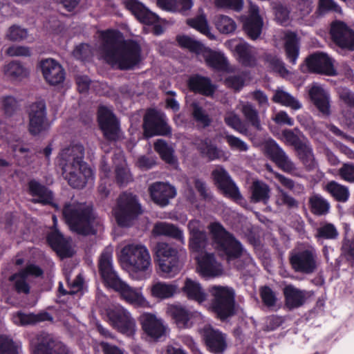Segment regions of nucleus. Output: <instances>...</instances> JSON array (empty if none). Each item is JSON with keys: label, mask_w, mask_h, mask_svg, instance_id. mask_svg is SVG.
Segmentation results:
<instances>
[{"label": "nucleus", "mask_w": 354, "mask_h": 354, "mask_svg": "<svg viewBox=\"0 0 354 354\" xmlns=\"http://www.w3.org/2000/svg\"><path fill=\"white\" fill-rule=\"evenodd\" d=\"M6 75L12 80H21L28 75V71L20 62L13 61L5 66Z\"/></svg>", "instance_id": "6e6d98bb"}, {"label": "nucleus", "mask_w": 354, "mask_h": 354, "mask_svg": "<svg viewBox=\"0 0 354 354\" xmlns=\"http://www.w3.org/2000/svg\"><path fill=\"white\" fill-rule=\"evenodd\" d=\"M30 346L32 354H70L64 344L45 332L34 335L30 339Z\"/></svg>", "instance_id": "9d476101"}, {"label": "nucleus", "mask_w": 354, "mask_h": 354, "mask_svg": "<svg viewBox=\"0 0 354 354\" xmlns=\"http://www.w3.org/2000/svg\"><path fill=\"white\" fill-rule=\"evenodd\" d=\"M225 123L239 133L248 136L250 135L247 124L234 112L230 111L225 113L224 116Z\"/></svg>", "instance_id": "603ef678"}, {"label": "nucleus", "mask_w": 354, "mask_h": 354, "mask_svg": "<svg viewBox=\"0 0 354 354\" xmlns=\"http://www.w3.org/2000/svg\"><path fill=\"white\" fill-rule=\"evenodd\" d=\"M215 26L218 30L223 34L232 33L236 28V24L232 18L223 15L216 17Z\"/></svg>", "instance_id": "052dcab7"}, {"label": "nucleus", "mask_w": 354, "mask_h": 354, "mask_svg": "<svg viewBox=\"0 0 354 354\" xmlns=\"http://www.w3.org/2000/svg\"><path fill=\"white\" fill-rule=\"evenodd\" d=\"M194 144L201 157L207 158L208 161L221 159L224 156L223 151L214 145L208 138H197L194 140Z\"/></svg>", "instance_id": "c756f323"}, {"label": "nucleus", "mask_w": 354, "mask_h": 354, "mask_svg": "<svg viewBox=\"0 0 354 354\" xmlns=\"http://www.w3.org/2000/svg\"><path fill=\"white\" fill-rule=\"evenodd\" d=\"M305 63L310 73L330 76L336 75L333 60L326 53H314L306 58Z\"/></svg>", "instance_id": "a211bd4d"}, {"label": "nucleus", "mask_w": 354, "mask_h": 354, "mask_svg": "<svg viewBox=\"0 0 354 354\" xmlns=\"http://www.w3.org/2000/svg\"><path fill=\"white\" fill-rule=\"evenodd\" d=\"M98 270L104 283L113 288L121 279L114 270L112 263V253L104 250L98 260Z\"/></svg>", "instance_id": "6ab92c4d"}, {"label": "nucleus", "mask_w": 354, "mask_h": 354, "mask_svg": "<svg viewBox=\"0 0 354 354\" xmlns=\"http://www.w3.org/2000/svg\"><path fill=\"white\" fill-rule=\"evenodd\" d=\"M337 175L344 181L354 183V163H343L342 167L337 169Z\"/></svg>", "instance_id": "774afa93"}, {"label": "nucleus", "mask_w": 354, "mask_h": 354, "mask_svg": "<svg viewBox=\"0 0 354 354\" xmlns=\"http://www.w3.org/2000/svg\"><path fill=\"white\" fill-rule=\"evenodd\" d=\"M263 25V19L258 13V8H254L244 19L243 28L250 39L256 40L261 34Z\"/></svg>", "instance_id": "c85d7f7f"}, {"label": "nucleus", "mask_w": 354, "mask_h": 354, "mask_svg": "<svg viewBox=\"0 0 354 354\" xmlns=\"http://www.w3.org/2000/svg\"><path fill=\"white\" fill-rule=\"evenodd\" d=\"M47 241L61 255L67 257L71 256L69 242L59 232L54 231L48 234Z\"/></svg>", "instance_id": "a19ab883"}, {"label": "nucleus", "mask_w": 354, "mask_h": 354, "mask_svg": "<svg viewBox=\"0 0 354 354\" xmlns=\"http://www.w3.org/2000/svg\"><path fill=\"white\" fill-rule=\"evenodd\" d=\"M284 50L287 59L295 64L299 54V39L295 32L287 31L284 34Z\"/></svg>", "instance_id": "f704fd0d"}, {"label": "nucleus", "mask_w": 354, "mask_h": 354, "mask_svg": "<svg viewBox=\"0 0 354 354\" xmlns=\"http://www.w3.org/2000/svg\"><path fill=\"white\" fill-rule=\"evenodd\" d=\"M114 165L115 182L119 186H124L133 180L126 161L123 158H115Z\"/></svg>", "instance_id": "49530a36"}, {"label": "nucleus", "mask_w": 354, "mask_h": 354, "mask_svg": "<svg viewBox=\"0 0 354 354\" xmlns=\"http://www.w3.org/2000/svg\"><path fill=\"white\" fill-rule=\"evenodd\" d=\"M323 189L339 203H346L350 198L348 187L335 180L328 181L323 186Z\"/></svg>", "instance_id": "e433bc0d"}, {"label": "nucleus", "mask_w": 354, "mask_h": 354, "mask_svg": "<svg viewBox=\"0 0 354 354\" xmlns=\"http://www.w3.org/2000/svg\"><path fill=\"white\" fill-rule=\"evenodd\" d=\"M281 140L286 145L292 147L295 151L308 140L297 128L283 130L281 132Z\"/></svg>", "instance_id": "a18cd8bd"}, {"label": "nucleus", "mask_w": 354, "mask_h": 354, "mask_svg": "<svg viewBox=\"0 0 354 354\" xmlns=\"http://www.w3.org/2000/svg\"><path fill=\"white\" fill-rule=\"evenodd\" d=\"M203 337L207 350L214 354H223L227 348L226 335L218 330L205 327Z\"/></svg>", "instance_id": "aec40b11"}, {"label": "nucleus", "mask_w": 354, "mask_h": 354, "mask_svg": "<svg viewBox=\"0 0 354 354\" xmlns=\"http://www.w3.org/2000/svg\"><path fill=\"white\" fill-rule=\"evenodd\" d=\"M169 312L179 328H187L189 326V322L192 317V313L185 307L173 305L169 308Z\"/></svg>", "instance_id": "09e8293b"}, {"label": "nucleus", "mask_w": 354, "mask_h": 354, "mask_svg": "<svg viewBox=\"0 0 354 354\" xmlns=\"http://www.w3.org/2000/svg\"><path fill=\"white\" fill-rule=\"evenodd\" d=\"M142 330L150 339L157 342L165 335L167 327L163 320L155 315L145 313L138 319Z\"/></svg>", "instance_id": "f3484780"}, {"label": "nucleus", "mask_w": 354, "mask_h": 354, "mask_svg": "<svg viewBox=\"0 0 354 354\" xmlns=\"http://www.w3.org/2000/svg\"><path fill=\"white\" fill-rule=\"evenodd\" d=\"M308 205L310 212L318 216L328 214L330 209L328 201L318 194H314L310 196Z\"/></svg>", "instance_id": "c03bdc74"}, {"label": "nucleus", "mask_w": 354, "mask_h": 354, "mask_svg": "<svg viewBox=\"0 0 354 354\" xmlns=\"http://www.w3.org/2000/svg\"><path fill=\"white\" fill-rule=\"evenodd\" d=\"M113 212L118 225L129 227L143 211L138 197L132 193L124 192L118 198Z\"/></svg>", "instance_id": "20e7f679"}, {"label": "nucleus", "mask_w": 354, "mask_h": 354, "mask_svg": "<svg viewBox=\"0 0 354 354\" xmlns=\"http://www.w3.org/2000/svg\"><path fill=\"white\" fill-rule=\"evenodd\" d=\"M240 111L245 120L254 129L257 131L263 129L259 112L253 104L249 102L241 103Z\"/></svg>", "instance_id": "4c0bfd02"}, {"label": "nucleus", "mask_w": 354, "mask_h": 354, "mask_svg": "<svg viewBox=\"0 0 354 354\" xmlns=\"http://www.w3.org/2000/svg\"><path fill=\"white\" fill-rule=\"evenodd\" d=\"M265 64L273 71L284 76L288 74V71L285 67L283 62L277 55L272 53H265L263 57Z\"/></svg>", "instance_id": "4d7b16f0"}, {"label": "nucleus", "mask_w": 354, "mask_h": 354, "mask_svg": "<svg viewBox=\"0 0 354 354\" xmlns=\"http://www.w3.org/2000/svg\"><path fill=\"white\" fill-rule=\"evenodd\" d=\"M62 215L70 229L78 234L94 235L102 225L101 218L89 204L66 203Z\"/></svg>", "instance_id": "7ed1b4c3"}, {"label": "nucleus", "mask_w": 354, "mask_h": 354, "mask_svg": "<svg viewBox=\"0 0 354 354\" xmlns=\"http://www.w3.org/2000/svg\"><path fill=\"white\" fill-rule=\"evenodd\" d=\"M101 50L106 62L116 69L133 70L142 61L140 45L131 39L121 41L115 30L103 32Z\"/></svg>", "instance_id": "f257e3e1"}, {"label": "nucleus", "mask_w": 354, "mask_h": 354, "mask_svg": "<svg viewBox=\"0 0 354 354\" xmlns=\"http://www.w3.org/2000/svg\"><path fill=\"white\" fill-rule=\"evenodd\" d=\"M330 35L332 41L339 48L354 50V31L344 22L340 21L333 22Z\"/></svg>", "instance_id": "dca6fc26"}, {"label": "nucleus", "mask_w": 354, "mask_h": 354, "mask_svg": "<svg viewBox=\"0 0 354 354\" xmlns=\"http://www.w3.org/2000/svg\"><path fill=\"white\" fill-rule=\"evenodd\" d=\"M148 190L151 200L162 207L167 205L169 200L174 198L176 194L174 187L162 182H156L151 184Z\"/></svg>", "instance_id": "4be33fe9"}, {"label": "nucleus", "mask_w": 354, "mask_h": 354, "mask_svg": "<svg viewBox=\"0 0 354 354\" xmlns=\"http://www.w3.org/2000/svg\"><path fill=\"white\" fill-rule=\"evenodd\" d=\"M285 306L290 310L302 306L309 297L307 291L300 290L293 285H287L283 289Z\"/></svg>", "instance_id": "bb28decb"}, {"label": "nucleus", "mask_w": 354, "mask_h": 354, "mask_svg": "<svg viewBox=\"0 0 354 354\" xmlns=\"http://www.w3.org/2000/svg\"><path fill=\"white\" fill-rule=\"evenodd\" d=\"M142 128L145 138L154 136H170L171 129L168 125L165 115L154 109H148L143 118Z\"/></svg>", "instance_id": "9b49d317"}, {"label": "nucleus", "mask_w": 354, "mask_h": 354, "mask_svg": "<svg viewBox=\"0 0 354 354\" xmlns=\"http://www.w3.org/2000/svg\"><path fill=\"white\" fill-rule=\"evenodd\" d=\"M251 202L263 203L266 204L270 196V188L264 182L261 180L253 181L251 188Z\"/></svg>", "instance_id": "79ce46f5"}, {"label": "nucleus", "mask_w": 354, "mask_h": 354, "mask_svg": "<svg viewBox=\"0 0 354 354\" xmlns=\"http://www.w3.org/2000/svg\"><path fill=\"white\" fill-rule=\"evenodd\" d=\"M97 122L106 140L115 142L121 140L122 132L120 121L111 110L104 106H100L97 110Z\"/></svg>", "instance_id": "6e6552de"}, {"label": "nucleus", "mask_w": 354, "mask_h": 354, "mask_svg": "<svg viewBox=\"0 0 354 354\" xmlns=\"http://www.w3.org/2000/svg\"><path fill=\"white\" fill-rule=\"evenodd\" d=\"M41 68L44 79L51 85H57L64 80L65 73L62 66L53 59H47L41 62Z\"/></svg>", "instance_id": "b1692460"}, {"label": "nucleus", "mask_w": 354, "mask_h": 354, "mask_svg": "<svg viewBox=\"0 0 354 354\" xmlns=\"http://www.w3.org/2000/svg\"><path fill=\"white\" fill-rule=\"evenodd\" d=\"M84 148L82 145H71L64 148L59 153V165L62 167V171H68L71 168H82L84 166Z\"/></svg>", "instance_id": "2eb2a0df"}, {"label": "nucleus", "mask_w": 354, "mask_h": 354, "mask_svg": "<svg viewBox=\"0 0 354 354\" xmlns=\"http://www.w3.org/2000/svg\"><path fill=\"white\" fill-rule=\"evenodd\" d=\"M28 193L34 197L32 200L34 203L50 205L56 209H58L57 205L53 203V193L37 180L32 179L28 183Z\"/></svg>", "instance_id": "412c9836"}, {"label": "nucleus", "mask_w": 354, "mask_h": 354, "mask_svg": "<svg viewBox=\"0 0 354 354\" xmlns=\"http://www.w3.org/2000/svg\"><path fill=\"white\" fill-rule=\"evenodd\" d=\"M264 148L266 156L282 171L295 177L302 176L295 164L274 140L266 142Z\"/></svg>", "instance_id": "f8f14e48"}, {"label": "nucleus", "mask_w": 354, "mask_h": 354, "mask_svg": "<svg viewBox=\"0 0 354 354\" xmlns=\"http://www.w3.org/2000/svg\"><path fill=\"white\" fill-rule=\"evenodd\" d=\"M209 292L212 297L210 308L218 318L225 320L235 315V292L232 288L213 286Z\"/></svg>", "instance_id": "39448f33"}, {"label": "nucleus", "mask_w": 354, "mask_h": 354, "mask_svg": "<svg viewBox=\"0 0 354 354\" xmlns=\"http://www.w3.org/2000/svg\"><path fill=\"white\" fill-rule=\"evenodd\" d=\"M191 114L194 120L203 128L208 127L212 122V119L207 111L198 102L190 104Z\"/></svg>", "instance_id": "8fccbe9b"}, {"label": "nucleus", "mask_w": 354, "mask_h": 354, "mask_svg": "<svg viewBox=\"0 0 354 354\" xmlns=\"http://www.w3.org/2000/svg\"><path fill=\"white\" fill-rule=\"evenodd\" d=\"M156 5L162 10L185 14L192 7V0H156Z\"/></svg>", "instance_id": "37998d69"}, {"label": "nucleus", "mask_w": 354, "mask_h": 354, "mask_svg": "<svg viewBox=\"0 0 354 354\" xmlns=\"http://www.w3.org/2000/svg\"><path fill=\"white\" fill-rule=\"evenodd\" d=\"M291 268L304 274H311L318 269L319 262L316 249L309 244H301L288 257Z\"/></svg>", "instance_id": "423d86ee"}, {"label": "nucleus", "mask_w": 354, "mask_h": 354, "mask_svg": "<svg viewBox=\"0 0 354 354\" xmlns=\"http://www.w3.org/2000/svg\"><path fill=\"white\" fill-rule=\"evenodd\" d=\"M83 171L88 173V174L91 173V170L89 169H86L84 165L82 168H75V169L71 168L68 171H63V174L72 187L80 189L82 188L86 183L85 179L82 177Z\"/></svg>", "instance_id": "3c124183"}, {"label": "nucleus", "mask_w": 354, "mask_h": 354, "mask_svg": "<svg viewBox=\"0 0 354 354\" xmlns=\"http://www.w3.org/2000/svg\"><path fill=\"white\" fill-rule=\"evenodd\" d=\"M212 246L218 255L227 262L236 260L234 266L237 270H243L253 263L250 255L244 250L241 243L217 222L209 225Z\"/></svg>", "instance_id": "f03ea898"}, {"label": "nucleus", "mask_w": 354, "mask_h": 354, "mask_svg": "<svg viewBox=\"0 0 354 354\" xmlns=\"http://www.w3.org/2000/svg\"><path fill=\"white\" fill-rule=\"evenodd\" d=\"M176 290L177 287L175 285L158 281L151 286V293L156 298L165 299L173 297Z\"/></svg>", "instance_id": "864d4df0"}, {"label": "nucleus", "mask_w": 354, "mask_h": 354, "mask_svg": "<svg viewBox=\"0 0 354 354\" xmlns=\"http://www.w3.org/2000/svg\"><path fill=\"white\" fill-rule=\"evenodd\" d=\"M187 24L208 38L211 39H214V36L210 32L207 19L204 15H200L194 18L187 19Z\"/></svg>", "instance_id": "13d9d810"}, {"label": "nucleus", "mask_w": 354, "mask_h": 354, "mask_svg": "<svg viewBox=\"0 0 354 354\" xmlns=\"http://www.w3.org/2000/svg\"><path fill=\"white\" fill-rule=\"evenodd\" d=\"M272 101L274 103L290 106L294 109H298L301 107V104L297 100L289 93L280 89L275 91Z\"/></svg>", "instance_id": "bf43d9fd"}, {"label": "nucleus", "mask_w": 354, "mask_h": 354, "mask_svg": "<svg viewBox=\"0 0 354 354\" xmlns=\"http://www.w3.org/2000/svg\"><path fill=\"white\" fill-rule=\"evenodd\" d=\"M267 170L273 175L274 178L277 179L284 188L290 190L294 194L299 195L304 192L305 187L304 185L295 182L292 179L274 171L269 165H267Z\"/></svg>", "instance_id": "de8ad7c7"}, {"label": "nucleus", "mask_w": 354, "mask_h": 354, "mask_svg": "<svg viewBox=\"0 0 354 354\" xmlns=\"http://www.w3.org/2000/svg\"><path fill=\"white\" fill-rule=\"evenodd\" d=\"M295 151L306 171H313L317 167V162L309 140L306 141Z\"/></svg>", "instance_id": "c9c22d12"}, {"label": "nucleus", "mask_w": 354, "mask_h": 354, "mask_svg": "<svg viewBox=\"0 0 354 354\" xmlns=\"http://www.w3.org/2000/svg\"><path fill=\"white\" fill-rule=\"evenodd\" d=\"M198 268L201 275L215 277L223 274L222 265L218 263L213 254H205L198 261Z\"/></svg>", "instance_id": "473e14b6"}, {"label": "nucleus", "mask_w": 354, "mask_h": 354, "mask_svg": "<svg viewBox=\"0 0 354 354\" xmlns=\"http://www.w3.org/2000/svg\"><path fill=\"white\" fill-rule=\"evenodd\" d=\"M213 178L218 187L234 201L241 199V195L238 187L231 180L227 173L224 169H216L212 172Z\"/></svg>", "instance_id": "393cba45"}, {"label": "nucleus", "mask_w": 354, "mask_h": 354, "mask_svg": "<svg viewBox=\"0 0 354 354\" xmlns=\"http://www.w3.org/2000/svg\"><path fill=\"white\" fill-rule=\"evenodd\" d=\"M309 95L315 106L324 116L330 114V96L327 91L319 86H313L310 91Z\"/></svg>", "instance_id": "2f4dec72"}, {"label": "nucleus", "mask_w": 354, "mask_h": 354, "mask_svg": "<svg viewBox=\"0 0 354 354\" xmlns=\"http://www.w3.org/2000/svg\"><path fill=\"white\" fill-rule=\"evenodd\" d=\"M112 289L118 292L124 301L137 307H145L148 301L145 299L140 290L129 286L123 281H120Z\"/></svg>", "instance_id": "5701e85b"}, {"label": "nucleus", "mask_w": 354, "mask_h": 354, "mask_svg": "<svg viewBox=\"0 0 354 354\" xmlns=\"http://www.w3.org/2000/svg\"><path fill=\"white\" fill-rule=\"evenodd\" d=\"M176 41L180 46L187 48L191 52L198 54L203 51L204 46L201 42L197 41L188 36H177Z\"/></svg>", "instance_id": "0e129e2a"}, {"label": "nucleus", "mask_w": 354, "mask_h": 354, "mask_svg": "<svg viewBox=\"0 0 354 354\" xmlns=\"http://www.w3.org/2000/svg\"><path fill=\"white\" fill-rule=\"evenodd\" d=\"M339 236V232L335 225L328 221L320 222L315 228L314 237L317 242L326 240H336Z\"/></svg>", "instance_id": "ea45409f"}, {"label": "nucleus", "mask_w": 354, "mask_h": 354, "mask_svg": "<svg viewBox=\"0 0 354 354\" xmlns=\"http://www.w3.org/2000/svg\"><path fill=\"white\" fill-rule=\"evenodd\" d=\"M29 119L28 131L32 136L47 131L50 127V123L47 118L46 106L44 100L32 103L28 109Z\"/></svg>", "instance_id": "4468645a"}, {"label": "nucleus", "mask_w": 354, "mask_h": 354, "mask_svg": "<svg viewBox=\"0 0 354 354\" xmlns=\"http://www.w3.org/2000/svg\"><path fill=\"white\" fill-rule=\"evenodd\" d=\"M155 253L160 270L166 274H174L178 270V252L176 248L165 242H159Z\"/></svg>", "instance_id": "ddd939ff"}, {"label": "nucleus", "mask_w": 354, "mask_h": 354, "mask_svg": "<svg viewBox=\"0 0 354 354\" xmlns=\"http://www.w3.org/2000/svg\"><path fill=\"white\" fill-rule=\"evenodd\" d=\"M189 90L204 96H212L215 92V86L210 78L198 74L191 75L187 80Z\"/></svg>", "instance_id": "cd10ccee"}, {"label": "nucleus", "mask_w": 354, "mask_h": 354, "mask_svg": "<svg viewBox=\"0 0 354 354\" xmlns=\"http://www.w3.org/2000/svg\"><path fill=\"white\" fill-rule=\"evenodd\" d=\"M152 233L155 236H168L184 243L183 231L173 223L164 221L157 222L153 227Z\"/></svg>", "instance_id": "72a5a7b5"}, {"label": "nucleus", "mask_w": 354, "mask_h": 354, "mask_svg": "<svg viewBox=\"0 0 354 354\" xmlns=\"http://www.w3.org/2000/svg\"><path fill=\"white\" fill-rule=\"evenodd\" d=\"M207 243L206 232H202L196 235L190 236L189 248L194 252H201L205 248Z\"/></svg>", "instance_id": "69168bd1"}, {"label": "nucleus", "mask_w": 354, "mask_h": 354, "mask_svg": "<svg viewBox=\"0 0 354 354\" xmlns=\"http://www.w3.org/2000/svg\"><path fill=\"white\" fill-rule=\"evenodd\" d=\"M203 57L206 64L211 68L223 71L227 66L225 58L221 53L212 50H205L203 53Z\"/></svg>", "instance_id": "5fc2aeb1"}, {"label": "nucleus", "mask_w": 354, "mask_h": 354, "mask_svg": "<svg viewBox=\"0 0 354 354\" xmlns=\"http://www.w3.org/2000/svg\"><path fill=\"white\" fill-rule=\"evenodd\" d=\"M239 62L245 67L252 68L257 65V51L254 47L241 41L234 48Z\"/></svg>", "instance_id": "7c9ffc66"}, {"label": "nucleus", "mask_w": 354, "mask_h": 354, "mask_svg": "<svg viewBox=\"0 0 354 354\" xmlns=\"http://www.w3.org/2000/svg\"><path fill=\"white\" fill-rule=\"evenodd\" d=\"M341 254L351 267H354V236L343 240Z\"/></svg>", "instance_id": "338daca9"}, {"label": "nucleus", "mask_w": 354, "mask_h": 354, "mask_svg": "<svg viewBox=\"0 0 354 354\" xmlns=\"http://www.w3.org/2000/svg\"><path fill=\"white\" fill-rule=\"evenodd\" d=\"M182 290L189 299L199 304L205 301L207 299L206 293L201 284L191 279H186Z\"/></svg>", "instance_id": "58836bf2"}, {"label": "nucleus", "mask_w": 354, "mask_h": 354, "mask_svg": "<svg viewBox=\"0 0 354 354\" xmlns=\"http://www.w3.org/2000/svg\"><path fill=\"white\" fill-rule=\"evenodd\" d=\"M124 6L141 23L153 24L159 21V17L155 13L149 10L138 0H125Z\"/></svg>", "instance_id": "a878e982"}, {"label": "nucleus", "mask_w": 354, "mask_h": 354, "mask_svg": "<svg viewBox=\"0 0 354 354\" xmlns=\"http://www.w3.org/2000/svg\"><path fill=\"white\" fill-rule=\"evenodd\" d=\"M47 314L35 315L32 313L26 314L21 312H17L13 315V322L19 325L34 324L45 320L44 317Z\"/></svg>", "instance_id": "680f3d73"}, {"label": "nucleus", "mask_w": 354, "mask_h": 354, "mask_svg": "<svg viewBox=\"0 0 354 354\" xmlns=\"http://www.w3.org/2000/svg\"><path fill=\"white\" fill-rule=\"evenodd\" d=\"M153 147L154 150L160 156L164 161L169 164L174 162L173 150L165 140L162 139L157 140L154 143Z\"/></svg>", "instance_id": "e2e57ef3"}, {"label": "nucleus", "mask_w": 354, "mask_h": 354, "mask_svg": "<svg viewBox=\"0 0 354 354\" xmlns=\"http://www.w3.org/2000/svg\"><path fill=\"white\" fill-rule=\"evenodd\" d=\"M121 261L135 272H145L151 261L147 248L142 244H128L121 250Z\"/></svg>", "instance_id": "0eeeda50"}, {"label": "nucleus", "mask_w": 354, "mask_h": 354, "mask_svg": "<svg viewBox=\"0 0 354 354\" xmlns=\"http://www.w3.org/2000/svg\"><path fill=\"white\" fill-rule=\"evenodd\" d=\"M108 322L118 332L127 336L135 334L136 323L131 313L124 308L118 306L106 310Z\"/></svg>", "instance_id": "1a4fd4ad"}]
</instances>
